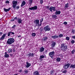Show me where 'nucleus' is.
I'll return each mask as SVG.
<instances>
[{
    "label": "nucleus",
    "instance_id": "obj_1",
    "mask_svg": "<svg viewBox=\"0 0 75 75\" xmlns=\"http://www.w3.org/2000/svg\"><path fill=\"white\" fill-rule=\"evenodd\" d=\"M14 42V40L13 38L8 39L7 41V43L9 45H11Z\"/></svg>",
    "mask_w": 75,
    "mask_h": 75
},
{
    "label": "nucleus",
    "instance_id": "obj_2",
    "mask_svg": "<svg viewBox=\"0 0 75 75\" xmlns=\"http://www.w3.org/2000/svg\"><path fill=\"white\" fill-rule=\"evenodd\" d=\"M34 23L35 25V26L39 27L40 26V24L39 20L36 19L34 21Z\"/></svg>",
    "mask_w": 75,
    "mask_h": 75
},
{
    "label": "nucleus",
    "instance_id": "obj_3",
    "mask_svg": "<svg viewBox=\"0 0 75 75\" xmlns=\"http://www.w3.org/2000/svg\"><path fill=\"white\" fill-rule=\"evenodd\" d=\"M43 30L45 31H49L51 30V28L48 25H47L43 28Z\"/></svg>",
    "mask_w": 75,
    "mask_h": 75
},
{
    "label": "nucleus",
    "instance_id": "obj_4",
    "mask_svg": "<svg viewBox=\"0 0 75 75\" xmlns=\"http://www.w3.org/2000/svg\"><path fill=\"white\" fill-rule=\"evenodd\" d=\"M61 50L62 51H66L67 49V46L64 45V44H62L61 45Z\"/></svg>",
    "mask_w": 75,
    "mask_h": 75
},
{
    "label": "nucleus",
    "instance_id": "obj_5",
    "mask_svg": "<svg viewBox=\"0 0 75 75\" xmlns=\"http://www.w3.org/2000/svg\"><path fill=\"white\" fill-rule=\"evenodd\" d=\"M12 4H13V8H15L16 7V6H17V1H12Z\"/></svg>",
    "mask_w": 75,
    "mask_h": 75
},
{
    "label": "nucleus",
    "instance_id": "obj_6",
    "mask_svg": "<svg viewBox=\"0 0 75 75\" xmlns=\"http://www.w3.org/2000/svg\"><path fill=\"white\" fill-rule=\"evenodd\" d=\"M54 54H55V52H50L49 53V55L50 56V57L51 58H52L54 55Z\"/></svg>",
    "mask_w": 75,
    "mask_h": 75
},
{
    "label": "nucleus",
    "instance_id": "obj_7",
    "mask_svg": "<svg viewBox=\"0 0 75 75\" xmlns=\"http://www.w3.org/2000/svg\"><path fill=\"white\" fill-rule=\"evenodd\" d=\"M56 8L55 7L51 6L50 7L49 10L51 12H52V10L53 11H55Z\"/></svg>",
    "mask_w": 75,
    "mask_h": 75
},
{
    "label": "nucleus",
    "instance_id": "obj_8",
    "mask_svg": "<svg viewBox=\"0 0 75 75\" xmlns=\"http://www.w3.org/2000/svg\"><path fill=\"white\" fill-rule=\"evenodd\" d=\"M37 6H35L29 8V10H37Z\"/></svg>",
    "mask_w": 75,
    "mask_h": 75
},
{
    "label": "nucleus",
    "instance_id": "obj_9",
    "mask_svg": "<svg viewBox=\"0 0 75 75\" xmlns=\"http://www.w3.org/2000/svg\"><path fill=\"white\" fill-rule=\"evenodd\" d=\"M70 65V64H66V65H64V69H68V68H69Z\"/></svg>",
    "mask_w": 75,
    "mask_h": 75
},
{
    "label": "nucleus",
    "instance_id": "obj_10",
    "mask_svg": "<svg viewBox=\"0 0 75 75\" xmlns=\"http://www.w3.org/2000/svg\"><path fill=\"white\" fill-rule=\"evenodd\" d=\"M6 33L3 34L1 37L0 38V40L1 41V40H4L5 37H6Z\"/></svg>",
    "mask_w": 75,
    "mask_h": 75
},
{
    "label": "nucleus",
    "instance_id": "obj_11",
    "mask_svg": "<svg viewBox=\"0 0 75 75\" xmlns=\"http://www.w3.org/2000/svg\"><path fill=\"white\" fill-rule=\"evenodd\" d=\"M26 64L25 67L27 68H29V67L31 66V64L28 63V62H27Z\"/></svg>",
    "mask_w": 75,
    "mask_h": 75
},
{
    "label": "nucleus",
    "instance_id": "obj_12",
    "mask_svg": "<svg viewBox=\"0 0 75 75\" xmlns=\"http://www.w3.org/2000/svg\"><path fill=\"white\" fill-rule=\"evenodd\" d=\"M17 21L18 24H21L22 23V19L21 18H18L17 20Z\"/></svg>",
    "mask_w": 75,
    "mask_h": 75
},
{
    "label": "nucleus",
    "instance_id": "obj_13",
    "mask_svg": "<svg viewBox=\"0 0 75 75\" xmlns=\"http://www.w3.org/2000/svg\"><path fill=\"white\" fill-rule=\"evenodd\" d=\"M26 4V3L24 1H23V2L21 4V7H23Z\"/></svg>",
    "mask_w": 75,
    "mask_h": 75
},
{
    "label": "nucleus",
    "instance_id": "obj_14",
    "mask_svg": "<svg viewBox=\"0 0 75 75\" xmlns=\"http://www.w3.org/2000/svg\"><path fill=\"white\" fill-rule=\"evenodd\" d=\"M45 49L43 47H41L40 49V52H43L44 51Z\"/></svg>",
    "mask_w": 75,
    "mask_h": 75
},
{
    "label": "nucleus",
    "instance_id": "obj_15",
    "mask_svg": "<svg viewBox=\"0 0 75 75\" xmlns=\"http://www.w3.org/2000/svg\"><path fill=\"white\" fill-rule=\"evenodd\" d=\"M33 75H40L39 74V72L37 71H36L33 73Z\"/></svg>",
    "mask_w": 75,
    "mask_h": 75
},
{
    "label": "nucleus",
    "instance_id": "obj_16",
    "mask_svg": "<svg viewBox=\"0 0 75 75\" xmlns=\"http://www.w3.org/2000/svg\"><path fill=\"white\" fill-rule=\"evenodd\" d=\"M55 42H52L51 44V46L52 47H55Z\"/></svg>",
    "mask_w": 75,
    "mask_h": 75
},
{
    "label": "nucleus",
    "instance_id": "obj_17",
    "mask_svg": "<svg viewBox=\"0 0 75 75\" xmlns=\"http://www.w3.org/2000/svg\"><path fill=\"white\" fill-rule=\"evenodd\" d=\"M55 14L56 15H59L60 14H61V11H57L55 13Z\"/></svg>",
    "mask_w": 75,
    "mask_h": 75
},
{
    "label": "nucleus",
    "instance_id": "obj_18",
    "mask_svg": "<svg viewBox=\"0 0 75 75\" xmlns=\"http://www.w3.org/2000/svg\"><path fill=\"white\" fill-rule=\"evenodd\" d=\"M51 38H54V39H55L56 38H58V36H56L55 35L54 36H51Z\"/></svg>",
    "mask_w": 75,
    "mask_h": 75
},
{
    "label": "nucleus",
    "instance_id": "obj_19",
    "mask_svg": "<svg viewBox=\"0 0 75 75\" xmlns=\"http://www.w3.org/2000/svg\"><path fill=\"white\" fill-rule=\"evenodd\" d=\"M68 7H69L68 6V3H67V4H65L64 8H65V9H67V8H68Z\"/></svg>",
    "mask_w": 75,
    "mask_h": 75
},
{
    "label": "nucleus",
    "instance_id": "obj_20",
    "mask_svg": "<svg viewBox=\"0 0 75 75\" xmlns=\"http://www.w3.org/2000/svg\"><path fill=\"white\" fill-rule=\"evenodd\" d=\"M10 10V8H8V9L4 8V10L5 12H7V11H9Z\"/></svg>",
    "mask_w": 75,
    "mask_h": 75
},
{
    "label": "nucleus",
    "instance_id": "obj_21",
    "mask_svg": "<svg viewBox=\"0 0 75 75\" xmlns=\"http://www.w3.org/2000/svg\"><path fill=\"white\" fill-rule=\"evenodd\" d=\"M28 1L29 4H31L33 3V2H34L33 0H28Z\"/></svg>",
    "mask_w": 75,
    "mask_h": 75
},
{
    "label": "nucleus",
    "instance_id": "obj_22",
    "mask_svg": "<svg viewBox=\"0 0 75 75\" xmlns=\"http://www.w3.org/2000/svg\"><path fill=\"white\" fill-rule=\"evenodd\" d=\"M4 57L5 58H8L9 57V55L7 54H5Z\"/></svg>",
    "mask_w": 75,
    "mask_h": 75
},
{
    "label": "nucleus",
    "instance_id": "obj_23",
    "mask_svg": "<svg viewBox=\"0 0 75 75\" xmlns=\"http://www.w3.org/2000/svg\"><path fill=\"white\" fill-rule=\"evenodd\" d=\"M52 17L53 18H54V19H55L56 18H57V16L56 15H53L52 16Z\"/></svg>",
    "mask_w": 75,
    "mask_h": 75
},
{
    "label": "nucleus",
    "instance_id": "obj_24",
    "mask_svg": "<svg viewBox=\"0 0 75 75\" xmlns=\"http://www.w3.org/2000/svg\"><path fill=\"white\" fill-rule=\"evenodd\" d=\"M43 20H44L43 18H42L41 19L40 21V26H41V24H42V22L43 21Z\"/></svg>",
    "mask_w": 75,
    "mask_h": 75
},
{
    "label": "nucleus",
    "instance_id": "obj_25",
    "mask_svg": "<svg viewBox=\"0 0 75 75\" xmlns=\"http://www.w3.org/2000/svg\"><path fill=\"white\" fill-rule=\"evenodd\" d=\"M43 40L45 41H47V40H48V38H47V37H44L43 38Z\"/></svg>",
    "mask_w": 75,
    "mask_h": 75
},
{
    "label": "nucleus",
    "instance_id": "obj_26",
    "mask_svg": "<svg viewBox=\"0 0 75 75\" xmlns=\"http://www.w3.org/2000/svg\"><path fill=\"white\" fill-rule=\"evenodd\" d=\"M12 52V49H8V53H10Z\"/></svg>",
    "mask_w": 75,
    "mask_h": 75
},
{
    "label": "nucleus",
    "instance_id": "obj_27",
    "mask_svg": "<svg viewBox=\"0 0 75 75\" xmlns=\"http://www.w3.org/2000/svg\"><path fill=\"white\" fill-rule=\"evenodd\" d=\"M61 61V58H58L56 59L57 62H59Z\"/></svg>",
    "mask_w": 75,
    "mask_h": 75
},
{
    "label": "nucleus",
    "instance_id": "obj_28",
    "mask_svg": "<svg viewBox=\"0 0 75 75\" xmlns=\"http://www.w3.org/2000/svg\"><path fill=\"white\" fill-rule=\"evenodd\" d=\"M59 38H61V37H63L64 35L62 34H60L59 36Z\"/></svg>",
    "mask_w": 75,
    "mask_h": 75
},
{
    "label": "nucleus",
    "instance_id": "obj_29",
    "mask_svg": "<svg viewBox=\"0 0 75 75\" xmlns=\"http://www.w3.org/2000/svg\"><path fill=\"white\" fill-rule=\"evenodd\" d=\"M74 53H75V50H72L71 52V53L72 54H74Z\"/></svg>",
    "mask_w": 75,
    "mask_h": 75
},
{
    "label": "nucleus",
    "instance_id": "obj_30",
    "mask_svg": "<svg viewBox=\"0 0 75 75\" xmlns=\"http://www.w3.org/2000/svg\"><path fill=\"white\" fill-rule=\"evenodd\" d=\"M40 59H42V58H44V56L42 55H40Z\"/></svg>",
    "mask_w": 75,
    "mask_h": 75
},
{
    "label": "nucleus",
    "instance_id": "obj_31",
    "mask_svg": "<svg viewBox=\"0 0 75 75\" xmlns=\"http://www.w3.org/2000/svg\"><path fill=\"white\" fill-rule=\"evenodd\" d=\"M11 34V32H9L8 33V37H10V34Z\"/></svg>",
    "mask_w": 75,
    "mask_h": 75
},
{
    "label": "nucleus",
    "instance_id": "obj_32",
    "mask_svg": "<svg viewBox=\"0 0 75 75\" xmlns=\"http://www.w3.org/2000/svg\"><path fill=\"white\" fill-rule=\"evenodd\" d=\"M28 72V71L26 70L24 71V74H27Z\"/></svg>",
    "mask_w": 75,
    "mask_h": 75
},
{
    "label": "nucleus",
    "instance_id": "obj_33",
    "mask_svg": "<svg viewBox=\"0 0 75 75\" xmlns=\"http://www.w3.org/2000/svg\"><path fill=\"white\" fill-rule=\"evenodd\" d=\"M66 40L69 41V37H67L66 38Z\"/></svg>",
    "mask_w": 75,
    "mask_h": 75
},
{
    "label": "nucleus",
    "instance_id": "obj_34",
    "mask_svg": "<svg viewBox=\"0 0 75 75\" xmlns=\"http://www.w3.org/2000/svg\"><path fill=\"white\" fill-rule=\"evenodd\" d=\"M67 72V70H65L62 72V73H64V74H65L66 72Z\"/></svg>",
    "mask_w": 75,
    "mask_h": 75
},
{
    "label": "nucleus",
    "instance_id": "obj_35",
    "mask_svg": "<svg viewBox=\"0 0 75 75\" xmlns=\"http://www.w3.org/2000/svg\"><path fill=\"white\" fill-rule=\"evenodd\" d=\"M40 4H42V3H43V0H40Z\"/></svg>",
    "mask_w": 75,
    "mask_h": 75
},
{
    "label": "nucleus",
    "instance_id": "obj_36",
    "mask_svg": "<svg viewBox=\"0 0 75 75\" xmlns=\"http://www.w3.org/2000/svg\"><path fill=\"white\" fill-rule=\"evenodd\" d=\"M9 1H5V3L6 4H9Z\"/></svg>",
    "mask_w": 75,
    "mask_h": 75
},
{
    "label": "nucleus",
    "instance_id": "obj_37",
    "mask_svg": "<svg viewBox=\"0 0 75 75\" xmlns=\"http://www.w3.org/2000/svg\"><path fill=\"white\" fill-rule=\"evenodd\" d=\"M35 35L36 34L35 33H33L32 34V36H35Z\"/></svg>",
    "mask_w": 75,
    "mask_h": 75
},
{
    "label": "nucleus",
    "instance_id": "obj_38",
    "mask_svg": "<svg viewBox=\"0 0 75 75\" xmlns=\"http://www.w3.org/2000/svg\"><path fill=\"white\" fill-rule=\"evenodd\" d=\"M71 43H72V44H74V42H75V41H74V40H72L71 41Z\"/></svg>",
    "mask_w": 75,
    "mask_h": 75
},
{
    "label": "nucleus",
    "instance_id": "obj_39",
    "mask_svg": "<svg viewBox=\"0 0 75 75\" xmlns=\"http://www.w3.org/2000/svg\"><path fill=\"white\" fill-rule=\"evenodd\" d=\"M16 26L15 25H14L12 27V28L14 29L15 28V27H16Z\"/></svg>",
    "mask_w": 75,
    "mask_h": 75
},
{
    "label": "nucleus",
    "instance_id": "obj_40",
    "mask_svg": "<svg viewBox=\"0 0 75 75\" xmlns=\"http://www.w3.org/2000/svg\"><path fill=\"white\" fill-rule=\"evenodd\" d=\"M31 54L30 53H29V54H28V56L29 57H31Z\"/></svg>",
    "mask_w": 75,
    "mask_h": 75
},
{
    "label": "nucleus",
    "instance_id": "obj_41",
    "mask_svg": "<svg viewBox=\"0 0 75 75\" xmlns=\"http://www.w3.org/2000/svg\"><path fill=\"white\" fill-rule=\"evenodd\" d=\"M64 24V25H67V22H64L63 23Z\"/></svg>",
    "mask_w": 75,
    "mask_h": 75
},
{
    "label": "nucleus",
    "instance_id": "obj_42",
    "mask_svg": "<svg viewBox=\"0 0 75 75\" xmlns=\"http://www.w3.org/2000/svg\"><path fill=\"white\" fill-rule=\"evenodd\" d=\"M74 32H75V31H74V30H72V33H73V34H74Z\"/></svg>",
    "mask_w": 75,
    "mask_h": 75
},
{
    "label": "nucleus",
    "instance_id": "obj_43",
    "mask_svg": "<svg viewBox=\"0 0 75 75\" xmlns=\"http://www.w3.org/2000/svg\"><path fill=\"white\" fill-rule=\"evenodd\" d=\"M72 38H73V39H75V36H72Z\"/></svg>",
    "mask_w": 75,
    "mask_h": 75
},
{
    "label": "nucleus",
    "instance_id": "obj_44",
    "mask_svg": "<svg viewBox=\"0 0 75 75\" xmlns=\"http://www.w3.org/2000/svg\"><path fill=\"white\" fill-rule=\"evenodd\" d=\"M22 70H19V72H22Z\"/></svg>",
    "mask_w": 75,
    "mask_h": 75
},
{
    "label": "nucleus",
    "instance_id": "obj_45",
    "mask_svg": "<svg viewBox=\"0 0 75 75\" xmlns=\"http://www.w3.org/2000/svg\"><path fill=\"white\" fill-rule=\"evenodd\" d=\"M34 56V54L32 53V54H31V57H33Z\"/></svg>",
    "mask_w": 75,
    "mask_h": 75
},
{
    "label": "nucleus",
    "instance_id": "obj_46",
    "mask_svg": "<svg viewBox=\"0 0 75 75\" xmlns=\"http://www.w3.org/2000/svg\"><path fill=\"white\" fill-rule=\"evenodd\" d=\"M15 20H18V19L17 18V17H16L15 18Z\"/></svg>",
    "mask_w": 75,
    "mask_h": 75
},
{
    "label": "nucleus",
    "instance_id": "obj_47",
    "mask_svg": "<svg viewBox=\"0 0 75 75\" xmlns=\"http://www.w3.org/2000/svg\"><path fill=\"white\" fill-rule=\"evenodd\" d=\"M11 34H13V35H14V32H11Z\"/></svg>",
    "mask_w": 75,
    "mask_h": 75
},
{
    "label": "nucleus",
    "instance_id": "obj_48",
    "mask_svg": "<svg viewBox=\"0 0 75 75\" xmlns=\"http://www.w3.org/2000/svg\"><path fill=\"white\" fill-rule=\"evenodd\" d=\"M3 34V33L2 32H0V35H2Z\"/></svg>",
    "mask_w": 75,
    "mask_h": 75
},
{
    "label": "nucleus",
    "instance_id": "obj_49",
    "mask_svg": "<svg viewBox=\"0 0 75 75\" xmlns=\"http://www.w3.org/2000/svg\"><path fill=\"white\" fill-rule=\"evenodd\" d=\"M16 8L17 9H18L19 8V6H16Z\"/></svg>",
    "mask_w": 75,
    "mask_h": 75
},
{
    "label": "nucleus",
    "instance_id": "obj_50",
    "mask_svg": "<svg viewBox=\"0 0 75 75\" xmlns=\"http://www.w3.org/2000/svg\"><path fill=\"white\" fill-rule=\"evenodd\" d=\"M13 52H15L16 51V50H15V49H13Z\"/></svg>",
    "mask_w": 75,
    "mask_h": 75
},
{
    "label": "nucleus",
    "instance_id": "obj_51",
    "mask_svg": "<svg viewBox=\"0 0 75 75\" xmlns=\"http://www.w3.org/2000/svg\"><path fill=\"white\" fill-rule=\"evenodd\" d=\"M12 21H14V19H11Z\"/></svg>",
    "mask_w": 75,
    "mask_h": 75
},
{
    "label": "nucleus",
    "instance_id": "obj_52",
    "mask_svg": "<svg viewBox=\"0 0 75 75\" xmlns=\"http://www.w3.org/2000/svg\"><path fill=\"white\" fill-rule=\"evenodd\" d=\"M10 56H11V57H12V56H13V55L12 54H10Z\"/></svg>",
    "mask_w": 75,
    "mask_h": 75
},
{
    "label": "nucleus",
    "instance_id": "obj_53",
    "mask_svg": "<svg viewBox=\"0 0 75 75\" xmlns=\"http://www.w3.org/2000/svg\"><path fill=\"white\" fill-rule=\"evenodd\" d=\"M21 35H19L18 36V38H19V37H21Z\"/></svg>",
    "mask_w": 75,
    "mask_h": 75
},
{
    "label": "nucleus",
    "instance_id": "obj_54",
    "mask_svg": "<svg viewBox=\"0 0 75 75\" xmlns=\"http://www.w3.org/2000/svg\"><path fill=\"white\" fill-rule=\"evenodd\" d=\"M5 54H7V52H6L5 53Z\"/></svg>",
    "mask_w": 75,
    "mask_h": 75
},
{
    "label": "nucleus",
    "instance_id": "obj_55",
    "mask_svg": "<svg viewBox=\"0 0 75 75\" xmlns=\"http://www.w3.org/2000/svg\"><path fill=\"white\" fill-rule=\"evenodd\" d=\"M49 8V7H48V6H47L46 7V8Z\"/></svg>",
    "mask_w": 75,
    "mask_h": 75
}]
</instances>
